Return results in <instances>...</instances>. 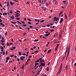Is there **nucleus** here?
I'll use <instances>...</instances> for the list:
<instances>
[{"mask_svg":"<svg viewBox=\"0 0 76 76\" xmlns=\"http://www.w3.org/2000/svg\"><path fill=\"white\" fill-rule=\"evenodd\" d=\"M14 1H16V2H18V1H16V0H14Z\"/></svg>","mask_w":76,"mask_h":76,"instance_id":"55","label":"nucleus"},{"mask_svg":"<svg viewBox=\"0 0 76 76\" xmlns=\"http://www.w3.org/2000/svg\"><path fill=\"white\" fill-rule=\"evenodd\" d=\"M26 34V33H24L23 34V35H25Z\"/></svg>","mask_w":76,"mask_h":76,"instance_id":"41","label":"nucleus"},{"mask_svg":"<svg viewBox=\"0 0 76 76\" xmlns=\"http://www.w3.org/2000/svg\"><path fill=\"white\" fill-rule=\"evenodd\" d=\"M21 23H23V24H25V22L23 21H21Z\"/></svg>","mask_w":76,"mask_h":76,"instance_id":"32","label":"nucleus"},{"mask_svg":"<svg viewBox=\"0 0 76 76\" xmlns=\"http://www.w3.org/2000/svg\"><path fill=\"white\" fill-rule=\"evenodd\" d=\"M35 22H39V20L36 19L35 20Z\"/></svg>","mask_w":76,"mask_h":76,"instance_id":"10","label":"nucleus"},{"mask_svg":"<svg viewBox=\"0 0 76 76\" xmlns=\"http://www.w3.org/2000/svg\"><path fill=\"white\" fill-rule=\"evenodd\" d=\"M67 69H68V66L67 65H66V70H67Z\"/></svg>","mask_w":76,"mask_h":76,"instance_id":"11","label":"nucleus"},{"mask_svg":"<svg viewBox=\"0 0 76 76\" xmlns=\"http://www.w3.org/2000/svg\"><path fill=\"white\" fill-rule=\"evenodd\" d=\"M1 49H2V50H3V47H2L1 48Z\"/></svg>","mask_w":76,"mask_h":76,"instance_id":"59","label":"nucleus"},{"mask_svg":"<svg viewBox=\"0 0 76 76\" xmlns=\"http://www.w3.org/2000/svg\"><path fill=\"white\" fill-rule=\"evenodd\" d=\"M7 6H9V2H7Z\"/></svg>","mask_w":76,"mask_h":76,"instance_id":"62","label":"nucleus"},{"mask_svg":"<svg viewBox=\"0 0 76 76\" xmlns=\"http://www.w3.org/2000/svg\"><path fill=\"white\" fill-rule=\"evenodd\" d=\"M62 35V34H61V32L60 34H59L58 37L60 39L61 38V36Z\"/></svg>","mask_w":76,"mask_h":76,"instance_id":"6","label":"nucleus"},{"mask_svg":"<svg viewBox=\"0 0 76 76\" xmlns=\"http://www.w3.org/2000/svg\"><path fill=\"white\" fill-rule=\"evenodd\" d=\"M7 53H8V52H7V51H6V53H5V54H6V55H7Z\"/></svg>","mask_w":76,"mask_h":76,"instance_id":"47","label":"nucleus"},{"mask_svg":"<svg viewBox=\"0 0 76 76\" xmlns=\"http://www.w3.org/2000/svg\"><path fill=\"white\" fill-rule=\"evenodd\" d=\"M39 40L38 39H35L34 40V42H37V41H38Z\"/></svg>","mask_w":76,"mask_h":76,"instance_id":"17","label":"nucleus"},{"mask_svg":"<svg viewBox=\"0 0 76 76\" xmlns=\"http://www.w3.org/2000/svg\"><path fill=\"white\" fill-rule=\"evenodd\" d=\"M50 32H53V31H54V30L52 29V30H50Z\"/></svg>","mask_w":76,"mask_h":76,"instance_id":"43","label":"nucleus"},{"mask_svg":"<svg viewBox=\"0 0 76 76\" xmlns=\"http://www.w3.org/2000/svg\"><path fill=\"white\" fill-rule=\"evenodd\" d=\"M53 20L54 21H55L56 20V21H57L58 19H59V18H57L56 17H55L54 18Z\"/></svg>","mask_w":76,"mask_h":76,"instance_id":"5","label":"nucleus"},{"mask_svg":"<svg viewBox=\"0 0 76 76\" xmlns=\"http://www.w3.org/2000/svg\"><path fill=\"white\" fill-rule=\"evenodd\" d=\"M28 62H26L25 64H27V65H28Z\"/></svg>","mask_w":76,"mask_h":76,"instance_id":"46","label":"nucleus"},{"mask_svg":"<svg viewBox=\"0 0 76 76\" xmlns=\"http://www.w3.org/2000/svg\"><path fill=\"white\" fill-rule=\"evenodd\" d=\"M51 51V49L49 50L47 52L48 54V53H50Z\"/></svg>","mask_w":76,"mask_h":76,"instance_id":"13","label":"nucleus"},{"mask_svg":"<svg viewBox=\"0 0 76 76\" xmlns=\"http://www.w3.org/2000/svg\"><path fill=\"white\" fill-rule=\"evenodd\" d=\"M24 68V64L22 65V69H23V68Z\"/></svg>","mask_w":76,"mask_h":76,"instance_id":"25","label":"nucleus"},{"mask_svg":"<svg viewBox=\"0 0 76 76\" xmlns=\"http://www.w3.org/2000/svg\"><path fill=\"white\" fill-rule=\"evenodd\" d=\"M67 48H66V50L65 53V56H66V53H67Z\"/></svg>","mask_w":76,"mask_h":76,"instance_id":"14","label":"nucleus"},{"mask_svg":"<svg viewBox=\"0 0 76 76\" xmlns=\"http://www.w3.org/2000/svg\"><path fill=\"white\" fill-rule=\"evenodd\" d=\"M65 17L66 19H67V15H66V14H65Z\"/></svg>","mask_w":76,"mask_h":76,"instance_id":"29","label":"nucleus"},{"mask_svg":"<svg viewBox=\"0 0 76 76\" xmlns=\"http://www.w3.org/2000/svg\"><path fill=\"white\" fill-rule=\"evenodd\" d=\"M27 20H29V22H31V19L29 18H28L27 19Z\"/></svg>","mask_w":76,"mask_h":76,"instance_id":"26","label":"nucleus"},{"mask_svg":"<svg viewBox=\"0 0 76 76\" xmlns=\"http://www.w3.org/2000/svg\"><path fill=\"white\" fill-rule=\"evenodd\" d=\"M39 59H38L36 61H35V63H36V62H37V63L38 62H39Z\"/></svg>","mask_w":76,"mask_h":76,"instance_id":"18","label":"nucleus"},{"mask_svg":"<svg viewBox=\"0 0 76 76\" xmlns=\"http://www.w3.org/2000/svg\"><path fill=\"white\" fill-rule=\"evenodd\" d=\"M42 67L41 66V67L40 68V69L39 70H42Z\"/></svg>","mask_w":76,"mask_h":76,"instance_id":"34","label":"nucleus"},{"mask_svg":"<svg viewBox=\"0 0 76 76\" xmlns=\"http://www.w3.org/2000/svg\"><path fill=\"white\" fill-rule=\"evenodd\" d=\"M5 24H2V26H4Z\"/></svg>","mask_w":76,"mask_h":76,"instance_id":"61","label":"nucleus"},{"mask_svg":"<svg viewBox=\"0 0 76 76\" xmlns=\"http://www.w3.org/2000/svg\"><path fill=\"white\" fill-rule=\"evenodd\" d=\"M29 51H28L27 52H26V54H28L29 53Z\"/></svg>","mask_w":76,"mask_h":76,"instance_id":"60","label":"nucleus"},{"mask_svg":"<svg viewBox=\"0 0 76 76\" xmlns=\"http://www.w3.org/2000/svg\"><path fill=\"white\" fill-rule=\"evenodd\" d=\"M57 47H56L55 48V51H57Z\"/></svg>","mask_w":76,"mask_h":76,"instance_id":"39","label":"nucleus"},{"mask_svg":"<svg viewBox=\"0 0 76 76\" xmlns=\"http://www.w3.org/2000/svg\"><path fill=\"white\" fill-rule=\"evenodd\" d=\"M6 59L7 60H9V59H10V58L9 57H7L6 58Z\"/></svg>","mask_w":76,"mask_h":76,"instance_id":"27","label":"nucleus"},{"mask_svg":"<svg viewBox=\"0 0 76 76\" xmlns=\"http://www.w3.org/2000/svg\"><path fill=\"white\" fill-rule=\"evenodd\" d=\"M63 19L62 18H61V20L60 21L59 23H61L62 22H63Z\"/></svg>","mask_w":76,"mask_h":76,"instance_id":"8","label":"nucleus"},{"mask_svg":"<svg viewBox=\"0 0 76 76\" xmlns=\"http://www.w3.org/2000/svg\"><path fill=\"white\" fill-rule=\"evenodd\" d=\"M42 62H43L44 63V60H42L41 63H42Z\"/></svg>","mask_w":76,"mask_h":76,"instance_id":"52","label":"nucleus"},{"mask_svg":"<svg viewBox=\"0 0 76 76\" xmlns=\"http://www.w3.org/2000/svg\"><path fill=\"white\" fill-rule=\"evenodd\" d=\"M44 22V20H42L40 21V23H42V22Z\"/></svg>","mask_w":76,"mask_h":76,"instance_id":"20","label":"nucleus"},{"mask_svg":"<svg viewBox=\"0 0 76 76\" xmlns=\"http://www.w3.org/2000/svg\"><path fill=\"white\" fill-rule=\"evenodd\" d=\"M10 4L11 6H13V2H10Z\"/></svg>","mask_w":76,"mask_h":76,"instance_id":"22","label":"nucleus"},{"mask_svg":"<svg viewBox=\"0 0 76 76\" xmlns=\"http://www.w3.org/2000/svg\"><path fill=\"white\" fill-rule=\"evenodd\" d=\"M11 23H12V24H15V23H16V22H11Z\"/></svg>","mask_w":76,"mask_h":76,"instance_id":"24","label":"nucleus"},{"mask_svg":"<svg viewBox=\"0 0 76 76\" xmlns=\"http://www.w3.org/2000/svg\"><path fill=\"white\" fill-rule=\"evenodd\" d=\"M3 55H4V54H5V52H3Z\"/></svg>","mask_w":76,"mask_h":76,"instance_id":"49","label":"nucleus"},{"mask_svg":"<svg viewBox=\"0 0 76 76\" xmlns=\"http://www.w3.org/2000/svg\"><path fill=\"white\" fill-rule=\"evenodd\" d=\"M42 38H44L45 39H47V38L45 37H42Z\"/></svg>","mask_w":76,"mask_h":76,"instance_id":"50","label":"nucleus"},{"mask_svg":"<svg viewBox=\"0 0 76 76\" xmlns=\"http://www.w3.org/2000/svg\"><path fill=\"white\" fill-rule=\"evenodd\" d=\"M9 44L10 45H12V44H13V43H9Z\"/></svg>","mask_w":76,"mask_h":76,"instance_id":"45","label":"nucleus"},{"mask_svg":"<svg viewBox=\"0 0 76 76\" xmlns=\"http://www.w3.org/2000/svg\"><path fill=\"white\" fill-rule=\"evenodd\" d=\"M7 32H6L5 34V35H7Z\"/></svg>","mask_w":76,"mask_h":76,"instance_id":"53","label":"nucleus"},{"mask_svg":"<svg viewBox=\"0 0 76 76\" xmlns=\"http://www.w3.org/2000/svg\"><path fill=\"white\" fill-rule=\"evenodd\" d=\"M46 69L47 71H48V70H49V68H48V67H47Z\"/></svg>","mask_w":76,"mask_h":76,"instance_id":"36","label":"nucleus"},{"mask_svg":"<svg viewBox=\"0 0 76 76\" xmlns=\"http://www.w3.org/2000/svg\"><path fill=\"white\" fill-rule=\"evenodd\" d=\"M12 48L13 49H13L14 50H15V48H16V47H12Z\"/></svg>","mask_w":76,"mask_h":76,"instance_id":"31","label":"nucleus"},{"mask_svg":"<svg viewBox=\"0 0 76 76\" xmlns=\"http://www.w3.org/2000/svg\"><path fill=\"white\" fill-rule=\"evenodd\" d=\"M76 66V63H75L74 64V66Z\"/></svg>","mask_w":76,"mask_h":76,"instance_id":"64","label":"nucleus"},{"mask_svg":"<svg viewBox=\"0 0 76 76\" xmlns=\"http://www.w3.org/2000/svg\"><path fill=\"white\" fill-rule=\"evenodd\" d=\"M10 18L11 19H14V16H13V15H12V17H10Z\"/></svg>","mask_w":76,"mask_h":76,"instance_id":"15","label":"nucleus"},{"mask_svg":"<svg viewBox=\"0 0 76 76\" xmlns=\"http://www.w3.org/2000/svg\"><path fill=\"white\" fill-rule=\"evenodd\" d=\"M1 42H2V43L3 42H4V41L3 40H1Z\"/></svg>","mask_w":76,"mask_h":76,"instance_id":"38","label":"nucleus"},{"mask_svg":"<svg viewBox=\"0 0 76 76\" xmlns=\"http://www.w3.org/2000/svg\"><path fill=\"white\" fill-rule=\"evenodd\" d=\"M17 22L18 23H19L20 24H21V23H20V22L18 21H17Z\"/></svg>","mask_w":76,"mask_h":76,"instance_id":"40","label":"nucleus"},{"mask_svg":"<svg viewBox=\"0 0 76 76\" xmlns=\"http://www.w3.org/2000/svg\"><path fill=\"white\" fill-rule=\"evenodd\" d=\"M50 32L48 33V34H45V36L46 37H48V35H50Z\"/></svg>","mask_w":76,"mask_h":76,"instance_id":"9","label":"nucleus"},{"mask_svg":"<svg viewBox=\"0 0 76 76\" xmlns=\"http://www.w3.org/2000/svg\"><path fill=\"white\" fill-rule=\"evenodd\" d=\"M23 56H26V53H23Z\"/></svg>","mask_w":76,"mask_h":76,"instance_id":"48","label":"nucleus"},{"mask_svg":"<svg viewBox=\"0 0 76 76\" xmlns=\"http://www.w3.org/2000/svg\"><path fill=\"white\" fill-rule=\"evenodd\" d=\"M38 52H39V51L37 50V51H35V52H34V53H38Z\"/></svg>","mask_w":76,"mask_h":76,"instance_id":"19","label":"nucleus"},{"mask_svg":"<svg viewBox=\"0 0 76 76\" xmlns=\"http://www.w3.org/2000/svg\"><path fill=\"white\" fill-rule=\"evenodd\" d=\"M15 13H17V14H19V13L17 12H15Z\"/></svg>","mask_w":76,"mask_h":76,"instance_id":"58","label":"nucleus"},{"mask_svg":"<svg viewBox=\"0 0 76 76\" xmlns=\"http://www.w3.org/2000/svg\"><path fill=\"white\" fill-rule=\"evenodd\" d=\"M62 67H63V64L61 63V65L59 70L58 72L57 73V75H59V74H60V73H61V69H62Z\"/></svg>","mask_w":76,"mask_h":76,"instance_id":"1","label":"nucleus"},{"mask_svg":"<svg viewBox=\"0 0 76 76\" xmlns=\"http://www.w3.org/2000/svg\"><path fill=\"white\" fill-rule=\"evenodd\" d=\"M39 60L40 63H41V61H42V58H40L39 59Z\"/></svg>","mask_w":76,"mask_h":76,"instance_id":"12","label":"nucleus"},{"mask_svg":"<svg viewBox=\"0 0 76 76\" xmlns=\"http://www.w3.org/2000/svg\"><path fill=\"white\" fill-rule=\"evenodd\" d=\"M40 66H41V67H42V66H45V62L43 63H42L40 64Z\"/></svg>","mask_w":76,"mask_h":76,"instance_id":"4","label":"nucleus"},{"mask_svg":"<svg viewBox=\"0 0 76 76\" xmlns=\"http://www.w3.org/2000/svg\"><path fill=\"white\" fill-rule=\"evenodd\" d=\"M25 57L23 56H22L20 57V60H21V61H23V60L24 59V58H25Z\"/></svg>","mask_w":76,"mask_h":76,"instance_id":"3","label":"nucleus"},{"mask_svg":"<svg viewBox=\"0 0 76 76\" xmlns=\"http://www.w3.org/2000/svg\"><path fill=\"white\" fill-rule=\"evenodd\" d=\"M65 57H66V56L63 57V58L62 60V61H63V60H64V58H65Z\"/></svg>","mask_w":76,"mask_h":76,"instance_id":"35","label":"nucleus"},{"mask_svg":"<svg viewBox=\"0 0 76 76\" xmlns=\"http://www.w3.org/2000/svg\"><path fill=\"white\" fill-rule=\"evenodd\" d=\"M47 26H48V27H49L50 26L49 25H47Z\"/></svg>","mask_w":76,"mask_h":76,"instance_id":"57","label":"nucleus"},{"mask_svg":"<svg viewBox=\"0 0 76 76\" xmlns=\"http://www.w3.org/2000/svg\"><path fill=\"white\" fill-rule=\"evenodd\" d=\"M16 19H17V20H20V18H16Z\"/></svg>","mask_w":76,"mask_h":76,"instance_id":"33","label":"nucleus"},{"mask_svg":"<svg viewBox=\"0 0 76 76\" xmlns=\"http://www.w3.org/2000/svg\"><path fill=\"white\" fill-rule=\"evenodd\" d=\"M38 63H36L35 64V65H36V66H37V65H38Z\"/></svg>","mask_w":76,"mask_h":76,"instance_id":"42","label":"nucleus"},{"mask_svg":"<svg viewBox=\"0 0 76 76\" xmlns=\"http://www.w3.org/2000/svg\"><path fill=\"white\" fill-rule=\"evenodd\" d=\"M15 56V55H11V57H13V56Z\"/></svg>","mask_w":76,"mask_h":76,"instance_id":"28","label":"nucleus"},{"mask_svg":"<svg viewBox=\"0 0 76 76\" xmlns=\"http://www.w3.org/2000/svg\"><path fill=\"white\" fill-rule=\"evenodd\" d=\"M15 17H16V18H18V17L20 16V15L17 14H15Z\"/></svg>","mask_w":76,"mask_h":76,"instance_id":"7","label":"nucleus"},{"mask_svg":"<svg viewBox=\"0 0 76 76\" xmlns=\"http://www.w3.org/2000/svg\"><path fill=\"white\" fill-rule=\"evenodd\" d=\"M10 12V13H12L13 12L12 11V10H11Z\"/></svg>","mask_w":76,"mask_h":76,"instance_id":"37","label":"nucleus"},{"mask_svg":"<svg viewBox=\"0 0 76 76\" xmlns=\"http://www.w3.org/2000/svg\"><path fill=\"white\" fill-rule=\"evenodd\" d=\"M28 24H31V22H28Z\"/></svg>","mask_w":76,"mask_h":76,"instance_id":"56","label":"nucleus"},{"mask_svg":"<svg viewBox=\"0 0 76 76\" xmlns=\"http://www.w3.org/2000/svg\"><path fill=\"white\" fill-rule=\"evenodd\" d=\"M32 27H33V26H29V27L30 28H32Z\"/></svg>","mask_w":76,"mask_h":76,"instance_id":"54","label":"nucleus"},{"mask_svg":"<svg viewBox=\"0 0 76 76\" xmlns=\"http://www.w3.org/2000/svg\"><path fill=\"white\" fill-rule=\"evenodd\" d=\"M19 60H20V59H19V58H18L17 59V61H19Z\"/></svg>","mask_w":76,"mask_h":76,"instance_id":"51","label":"nucleus"},{"mask_svg":"<svg viewBox=\"0 0 76 76\" xmlns=\"http://www.w3.org/2000/svg\"><path fill=\"white\" fill-rule=\"evenodd\" d=\"M24 20H26V18H24Z\"/></svg>","mask_w":76,"mask_h":76,"instance_id":"63","label":"nucleus"},{"mask_svg":"<svg viewBox=\"0 0 76 76\" xmlns=\"http://www.w3.org/2000/svg\"><path fill=\"white\" fill-rule=\"evenodd\" d=\"M19 55L20 56H21V55H22V53L20 52H19Z\"/></svg>","mask_w":76,"mask_h":76,"instance_id":"16","label":"nucleus"},{"mask_svg":"<svg viewBox=\"0 0 76 76\" xmlns=\"http://www.w3.org/2000/svg\"><path fill=\"white\" fill-rule=\"evenodd\" d=\"M7 46H10V43H7Z\"/></svg>","mask_w":76,"mask_h":76,"instance_id":"30","label":"nucleus"},{"mask_svg":"<svg viewBox=\"0 0 76 76\" xmlns=\"http://www.w3.org/2000/svg\"><path fill=\"white\" fill-rule=\"evenodd\" d=\"M68 48L69 50L68 51V54L66 57V60H67V57H68V56H69V53H70V44L69 45Z\"/></svg>","mask_w":76,"mask_h":76,"instance_id":"2","label":"nucleus"},{"mask_svg":"<svg viewBox=\"0 0 76 76\" xmlns=\"http://www.w3.org/2000/svg\"><path fill=\"white\" fill-rule=\"evenodd\" d=\"M38 1L40 3H41V0H38Z\"/></svg>","mask_w":76,"mask_h":76,"instance_id":"21","label":"nucleus"},{"mask_svg":"<svg viewBox=\"0 0 76 76\" xmlns=\"http://www.w3.org/2000/svg\"><path fill=\"white\" fill-rule=\"evenodd\" d=\"M23 26H26V24H24V25H22Z\"/></svg>","mask_w":76,"mask_h":76,"instance_id":"44","label":"nucleus"},{"mask_svg":"<svg viewBox=\"0 0 76 76\" xmlns=\"http://www.w3.org/2000/svg\"><path fill=\"white\" fill-rule=\"evenodd\" d=\"M62 13H63V12H60V13L59 14V15L60 16L61 15V14Z\"/></svg>","mask_w":76,"mask_h":76,"instance_id":"23","label":"nucleus"}]
</instances>
